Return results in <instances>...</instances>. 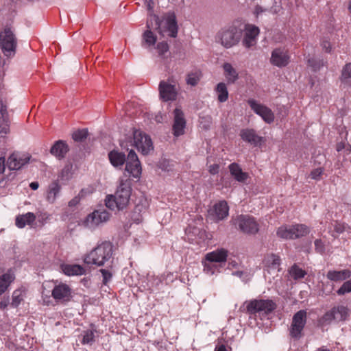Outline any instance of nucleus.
Returning a JSON list of instances; mask_svg holds the SVG:
<instances>
[{
    "label": "nucleus",
    "mask_w": 351,
    "mask_h": 351,
    "mask_svg": "<svg viewBox=\"0 0 351 351\" xmlns=\"http://www.w3.org/2000/svg\"><path fill=\"white\" fill-rule=\"evenodd\" d=\"M147 27L142 40V46L147 49L152 48L156 44V36L153 31H158L162 36L167 35L172 38H176L178 34V25L173 14H169L161 20L156 15L151 16L147 22Z\"/></svg>",
    "instance_id": "f257e3e1"
},
{
    "label": "nucleus",
    "mask_w": 351,
    "mask_h": 351,
    "mask_svg": "<svg viewBox=\"0 0 351 351\" xmlns=\"http://www.w3.org/2000/svg\"><path fill=\"white\" fill-rule=\"evenodd\" d=\"M113 245L110 242L104 241L97 245L84 258L87 265H95L102 267L106 264L112 263Z\"/></svg>",
    "instance_id": "f03ea898"
},
{
    "label": "nucleus",
    "mask_w": 351,
    "mask_h": 351,
    "mask_svg": "<svg viewBox=\"0 0 351 351\" xmlns=\"http://www.w3.org/2000/svg\"><path fill=\"white\" fill-rule=\"evenodd\" d=\"M243 35L241 27L231 25L221 28L215 36V42L224 49H228L237 46Z\"/></svg>",
    "instance_id": "7ed1b4c3"
},
{
    "label": "nucleus",
    "mask_w": 351,
    "mask_h": 351,
    "mask_svg": "<svg viewBox=\"0 0 351 351\" xmlns=\"http://www.w3.org/2000/svg\"><path fill=\"white\" fill-rule=\"evenodd\" d=\"M131 191L130 181L121 180L115 193L106 197L105 199L106 206L111 210L117 208L118 210H121L124 209L129 203Z\"/></svg>",
    "instance_id": "20e7f679"
},
{
    "label": "nucleus",
    "mask_w": 351,
    "mask_h": 351,
    "mask_svg": "<svg viewBox=\"0 0 351 351\" xmlns=\"http://www.w3.org/2000/svg\"><path fill=\"white\" fill-rule=\"evenodd\" d=\"M276 308V303L271 300H252L245 301L240 307V311L250 315H267Z\"/></svg>",
    "instance_id": "39448f33"
},
{
    "label": "nucleus",
    "mask_w": 351,
    "mask_h": 351,
    "mask_svg": "<svg viewBox=\"0 0 351 351\" xmlns=\"http://www.w3.org/2000/svg\"><path fill=\"white\" fill-rule=\"evenodd\" d=\"M308 228L304 224H295L291 226H282L277 230L278 237L283 239H296L308 234Z\"/></svg>",
    "instance_id": "423d86ee"
},
{
    "label": "nucleus",
    "mask_w": 351,
    "mask_h": 351,
    "mask_svg": "<svg viewBox=\"0 0 351 351\" xmlns=\"http://www.w3.org/2000/svg\"><path fill=\"white\" fill-rule=\"evenodd\" d=\"M17 40L10 28L6 27L0 33V48L7 57L15 55Z\"/></svg>",
    "instance_id": "0eeeda50"
},
{
    "label": "nucleus",
    "mask_w": 351,
    "mask_h": 351,
    "mask_svg": "<svg viewBox=\"0 0 351 351\" xmlns=\"http://www.w3.org/2000/svg\"><path fill=\"white\" fill-rule=\"evenodd\" d=\"M306 312L304 310H300L294 314L289 328L291 338L299 339L302 337L303 329L306 324Z\"/></svg>",
    "instance_id": "6e6552de"
},
{
    "label": "nucleus",
    "mask_w": 351,
    "mask_h": 351,
    "mask_svg": "<svg viewBox=\"0 0 351 351\" xmlns=\"http://www.w3.org/2000/svg\"><path fill=\"white\" fill-rule=\"evenodd\" d=\"M234 224L243 233L255 234L258 232L259 225L255 219L248 215H241L234 219Z\"/></svg>",
    "instance_id": "1a4fd4ad"
},
{
    "label": "nucleus",
    "mask_w": 351,
    "mask_h": 351,
    "mask_svg": "<svg viewBox=\"0 0 351 351\" xmlns=\"http://www.w3.org/2000/svg\"><path fill=\"white\" fill-rule=\"evenodd\" d=\"M159 96L163 101H175L178 97V88L175 83L168 80H162L158 86Z\"/></svg>",
    "instance_id": "9d476101"
},
{
    "label": "nucleus",
    "mask_w": 351,
    "mask_h": 351,
    "mask_svg": "<svg viewBox=\"0 0 351 351\" xmlns=\"http://www.w3.org/2000/svg\"><path fill=\"white\" fill-rule=\"evenodd\" d=\"M133 145L143 154H147L153 149L152 141L150 137L140 130L133 132Z\"/></svg>",
    "instance_id": "9b49d317"
},
{
    "label": "nucleus",
    "mask_w": 351,
    "mask_h": 351,
    "mask_svg": "<svg viewBox=\"0 0 351 351\" xmlns=\"http://www.w3.org/2000/svg\"><path fill=\"white\" fill-rule=\"evenodd\" d=\"M110 216V213L104 209L96 210L86 217L84 226L90 229H94L108 221Z\"/></svg>",
    "instance_id": "f8f14e48"
},
{
    "label": "nucleus",
    "mask_w": 351,
    "mask_h": 351,
    "mask_svg": "<svg viewBox=\"0 0 351 351\" xmlns=\"http://www.w3.org/2000/svg\"><path fill=\"white\" fill-rule=\"evenodd\" d=\"M247 104L251 109L259 115L265 123L270 124L274 122L275 116L270 108L253 99H248Z\"/></svg>",
    "instance_id": "ddd939ff"
},
{
    "label": "nucleus",
    "mask_w": 351,
    "mask_h": 351,
    "mask_svg": "<svg viewBox=\"0 0 351 351\" xmlns=\"http://www.w3.org/2000/svg\"><path fill=\"white\" fill-rule=\"evenodd\" d=\"M31 159L28 154L13 153L7 160V166L10 170H19L27 164Z\"/></svg>",
    "instance_id": "4468645a"
},
{
    "label": "nucleus",
    "mask_w": 351,
    "mask_h": 351,
    "mask_svg": "<svg viewBox=\"0 0 351 351\" xmlns=\"http://www.w3.org/2000/svg\"><path fill=\"white\" fill-rule=\"evenodd\" d=\"M125 170L133 177L138 178L141 173V166L138 156L133 149L130 150L125 165Z\"/></svg>",
    "instance_id": "2eb2a0df"
},
{
    "label": "nucleus",
    "mask_w": 351,
    "mask_h": 351,
    "mask_svg": "<svg viewBox=\"0 0 351 351\" xmlns=\"http://www.w3.org/2000/svg\"><path fill=\"white\" fill-rule=\"evenodd\" d=\"M348 308L345 306H337L333 307L330 311L326 312L323 319L325 322H330L332 320L343 321L348 317Z\"/></svg>",
    "instance_id": "dca6fc26"
},
{
    "label": "nucleus",
    "mask_w": 351,
    "mask_h": 351,
    "mask_svg": "<svg viewBox=\"0 0 351 351\" xmlns=\"http://www.w3.org/2000/svg\"><path fill=\"white\" fill-rule=\"evenodd\" d=\"M186 120L183 111L180 108L173 110V134L175 136H180L184 133Z\"/></svg>",
    "instance_id": "f3484780"
},
{
    "label": "nucleus",
    "mask_w": 351,
    "mask_h": 351,
    "mask_svg": "<svg viewBox=\"0 0 351 351\" xmlns=\"http://www.w3.org/2000/svg\"><path fill=\"white\" fill-rule=\"evenodd\" d=\"M289 56L285 49L276 48L271 52L270 62L278 67L286 66L289 62Z\"/></svg>",
    "instance_id": "a211bd4d"
},
{
    "label": "nucleus",
    "mask_w": 351,
    "mask_h": 351,
    "mask_svg": "<svg viewBox=\"0 0 351 351\" xmlns=\"http://www.w3.org/2000/svg\"><path fill=\"white\" fill-rule=\"evenodd\" d=\"M258 34V27L252 25H247L245 28V33L243 35V45L247 49L254 46L256 43V38Z\"/></svg>",
    "instance_id": "6ab92c4d"
},
{
    "label": "nucleus",
    "mask_w": 351,
    "mask_h": 351,
    "mask_svg": "<svg viewBox=\"0 0 351 351\" xmlns=\"http://www.w3.org/2000/svg\"><path fill=\"white\" fill-rule=\"evenodd\" d=\"M52 296L56 301L68 302L71 298V289L66 284L56 285L52 290Z\"/></svg>",
    "instance_id": "aec40b11"
},
{
    "label": "nucleus",
    "mask_w": 351,
    "mask_h": 351,
    "mask_svg": "<svg viewBox=\"0 0 351 351\" xmlns=\"http://www.w3.org/2000/svg\"><path fill=\"white\" fill-rule=\"evenodd\" d=\"M69 151L67 143L62 140H58L55 142L50 149V153L58 159H62L65 157Z\"/></svg>",
    "instance_id": "412c9836"
},
{
    "label": "nucleus",
    "mask_w": 351,
    "mask_h": 351,
    "mask_svg": "<svg viewBox=\"0 0 351 351\" xmlns=\"http://www.w3.org/2000/svg\"><path fill=\"white\" fill-rule=\"evenodd\" d=\"M228 251L223 248L217 249L211 252L206 254V260L215 263L216 264L225 263L227 260Z\"/></svg>",
    "instance_id": "4be33fe9"
},
{
    "label": "nucleus",
    "mask_w": 351,
    "mask_h": 351,
    "mask_svg": "<svg viewBox=\"0 0 351 351\" xmlns=\"http://www.w3.org/2000/svg\"><path fill=\"white\" fill-rule=\"evenodd\" d=\"M229 207L226 201H220L213 206V215L215 220L220 221L224 219L228 215Z\"/></svg>",
    "instance_id": "5701e85b"
},
{
    "label": "nucleus",
    "mask_w": 351,
    "mask_h": 351,
    "mask_svg": "<svg viewBox=\"0 0 351 351\" xmlns=\"http://www.w3.org/2000/svg\"><path fill=\"white\" fill-rule=\"evenodd\" d=\"M326 277L328 280L334 282L343 281L351 277V271L347 269L339 271L329 270Z\"/></svg>",
    "instance_id": "b1692460"
},
{
    "label": "nucleus",
    "mask_w": 351,
    "mask_h": 351,
    "mask_svg": "<svg viewBox=\"0 0 351 351\" xmlns=\"http://www.w3.org/2000/svg\"><path fill=\"white\" fill-rule=\"evenodd\" d=\"M61 191V186L58 181H53L48 186L46 199L50 204L55 203Z\"/></svg>",
    "instance_id": "393cba45"
},
{
    "label": "nucleus",
    "mask_w": 351,
    "mask_h": 351,
    "mask_svg": "<svg viewBox=\"0 0 351 351\" xmlns=\"http://www.w3.org/2000/svg\"><path fill=\"white\" fill-rule=\"evenodd\" d=\"M228 168L231 176L239 182H245L249 177L248 173L243 172L237 163H231Z\"/></svg>",
    "instance_id": "a878e982"
},
{
    "label": "nucleus",
    "mask_w": 351,
    "mask_h": 351,
    "mask_svg": "<svg viewBox=\"0 0 351 351\" xmlns=\"http://www.w3.org/2000/svg\"><path fill=\"white\" fill-rule=\"evenodd\" d=\"M241 138L246 142H248L254 145H258L262 138L256 134L255 130L252 129H243L240 132Z\"/></svg>",
    "instance_id": "bb28decb"
},
{
    "label": "nucleus",
    "mask_w": 351,
    "mask_h": 351,
    "mask_svg": "<svg viewBox=\"0 0 351 351\" xmlns=\"http://www.w3.org/2000/svg\"><path fill=\"white\" fill-rule=\"evenodd\" d=\"M36 216L31 212H28L24 215H20L16 218V226L19 228H24L26 225L32 226L34 222Z\"/></svg>",
    "instance_id": "cd10ccee"
},
{
    "label": "nucleus",
    "mask_w": 351,
    "mask_h": 351,
    "mask_svg": "<svg viewBox=\"0 0 351 351\" xmlns=\"http://www.w3.org/2000/svg\"><path fill=\"white\" fill-rule=\"evenodd\" d=\"M62 271L67 276L83 275L85 274V269L80 265H63L62 266Z\"/></svg>",
    "instance_id": "c85d7f7f"
},
{
    "label": "nucleus",
    "mask_w": 351,
    "mask_h": 351,
    "mask_svg": "<svg viewBox=\"0 0 351 351\" xmlns=\"http://www.w3.org/2000/svg\"><path fill=\"white\" fill-rule=\"evenodd\" d=\"M108 158L114 167L122 166L127 161L124 154L114 150L108 154Z\"/></svg>",
    "instance_id": "c756f323"
},
{
    "label": "nucleus",
    "mask_w": 351,
    "mask_h": 351,
    "mask_svg": "<svg viewBox=\"0 0 351 351\" xmlns=\"http://www.w3.org/2000/svg\"><path fill=\"white\" fill-rule=\"evenodd\" d=\"M185 233L189 241H197V239H202L204 234V232L202 231L199 228L189 226L185 229Z\"/></svg>",
    "instance_id": "7c9ffc66"
},
{
    "label": "nucleus",
    "mask_w": 351,
    "mask_h": 351,
    "mask_svg": "<svg viewBox=\"0 0 351 351\" xmlns=\"http://www.w3.org/2000/svg\"><path fill=\"white\" fill-rule=\"evenodd\" d=\"M223 68L224 70L225 76L228 83H234V82L239 77V75L236 69L232 66L231 64L228 62L223 64Z\"/></svg>",
    "instance_id": "2f4dec72"
},
{
    "label": "nucleus",
    "mask_w": 351,
    "mask_h": 351,
    "mask_svg": "<svg viewBox=\"0 0 351 351\" xmlns=\"http://www.w3.org/2000/svg\"><path fill=\"white\" fill-rule=\"evenodd\" d=\"M215 90L217 94V99L219 102L223 103L228 100V91L225 83L220 82L217 84Z\"/></svg>",
    "instance_id": "473e14b6"
},
{
    "label": "nucleus",
    "mask_w": 351,
    "mask_h": 351,
    "mask_svg": "<svg viewBox=\"0 0 351 351\" xmlns=\"http://www.w3.org/2000/svg\"><path fill=\"white\" fill-rule=\"evenodd\" d=\"M14 279V275L10 273H6L0 276V295L5 291Z\"/></svg>",
    "instance_id": "72a5a7b5"
},
{
    "label": "nucleus",
    "mask_w": 351,
    "mask_h": 351,
    "mask_svg": "<svg viewBox=\"0 0 351 351\" xmlns=\"http://www.w3.org/2000/svg\"><path fill=\"white\" fill-rule=\"evenodd\" d=\"M265 265L271 269H278L280 265V258L274 254H268L264 261Z\"/></svg>",
    "instance_id": "f704fd0d"
},
{
    "label": "nucleus",
    "mask_w": 351,
    "mask_h": 351,
    "mask_svg": "<svg viewBox=\"0 0 351 351\" xmlns=\"http://www.w3.org/2000/svg\"><path fill=\"white\" fill-rule=\"evenodd\" d=\"M341 80L342 83L351 86V63L346 64L343 68Z\"/></svg>",
    "instance_id": "c9c22d12"
},
{
    "label": "nucleus",
    "mask_w": 351,
    "mask_h": 351,
    "mask_svg": "<svg viewBox=\"0 0 351 351\" xmlns=\"http://www.w3.org/2000/svg\"><path fill=\"white\" fill-rule=\"evenodd\" d=\"M289 274L295 280L301 279L306 275V271L300 268L297 265H293L289 270Z\"/></svg>",
    "instance_id": "e433bc0d"
},
{
    "label": "nucleus",
    "mask_w": 351,
    "mask_h": 351,
    "mask_svg": "<svg viewBox=\"0 0 351 351\" xmlns=\"http://www.w3.org/2000/svg\"><path fill=\"white\" fill-rule=\"evenodd\" d=\"M204 271L208 275H213L216 271L219 270L218 265L213 262L204 260L203 262Z\"/></svg>",
    "instance_id": "4c0bfd02"
},
{
    "label": "nucleus",
    "mask_w": 351,
    "mask_h": 351,
    "mask_svg": "<svg viewBox=\"0 0 351 351\" xmlns=\"http://www.w3.org/2000/svg\"><path fill=\"white\" fill-rule=\"evenodd\" d=\"M156 49L159 57H160L161 58H167L166 53L169 52V47L167 42L162 41L158 43L156 45Z\"/></svg>",
    "instance_id": "58836bf2"
},
{
    "label": "nucleus",
    "mask_w": 351,
    "mask_h": 351,
    "mask_svg": "<svg viewBox=\"0 0 351 351\" xmlns=\"http://www.w3.org/2000/svg\"><path fill=\"white\" fill-rule=\"evenodd\" d=\"M88 134L86 129L78 130L73 133L72 138L76 142H82L87 138Z\"/></svg>",
    "instance_id": "ea45409f"
},
{
    "label": "nucleus",
    "mask_w": 351,
    "mask_h": 351,
    "mask_svg": "<svg viewBox=\"0 0 351 351\" xmlns=\"http://www.w3.org/2000/svg\"><path fill=\"white\" fill-rule=\"evenodd\" d=\"M86 193L87 191L86 189H82L79 193L78 195L74 197L72 199H71L69 202L68 206L69 207L75 206L80 203L81 198L84 197L86 195Z\"/></svg>",
    "instance_id": "a19ab883"
},
{
    "label": "nucleus",
    "mask_w": 351,
    "mask_h": 351,
    "mask_svg": "<svg viewBox=\"0 0 351 351\" xmlns=\"http://www.w3.org/2000/svg\"><path fill=\"white\" fill-rule=\"evenodd\" d=\"M351 292V280H346L337 291L339 295H343Z\"/></svg>",
    "instance_id": "79ce46f5"
},
{
    "label": "nucleus",
    "mask_w": 351,
    "mask_h": 351,
    "mask_svg": "<svg viewBox=\"0 0 351 351\" xmlns=\"http://www.w3.org/2000/svg\"><path fill=\"white\" fill-rule=\"evenodd\" d=\"M324 171V169L322 167L315 168L311 171L309 178L317 181L320 180Z\"/></svg>",
    "instance_id": "37998d69"
},
{
    "label": "nucleus",
    "mask_w": 351,
    "mask_h": 351,
    "mask_svg": "<svg viewBox=\"0 0 351 351\" xmlns=\"http://www.w3.org/2000/svg\"><path fill=\"white\" fill-rule=\"evenodd\" d=\"M38 221L42 226L47 223L51 217V215L47 212L40 211L37 213Z\"/></svg>",
    "instance_id": "c03bdc74"
},
{
    "label": "nucleus",
    "mask_w": 351,
    "mask_h": 351,
    "mask_svg": "<svg viewBox=\"0 0 351 351\" xmlns=\"http://www.w3.org/2000/svg\"><path fill=\"white\" fill-rule=\"evenodd\" d=\"M94 332L93 330H87L84 332L82 343L83 344H91L94 341Z\"/></svg>",
    "instance_id": "a18cd8bd"
},
{
    "label": "nucleus",
    "mask_w": 351,
    "mask_h": 351,
    "mask_svg": "<svg viewBox=\"0 0 351 351\" xmlns=\"http://www.w3.org/2000/svg\"><path fill=\"white\" fill-rule=\"evenodd\" d=\"M199 81V77L197 73H190L187 75L186 82L191 86H195Z\"/></svg>",
    "instance_id": "49530a36"
},
{
    "label": "nucleus",
    "mask_w": 351,
    "mask_h": 351,
    "mask_svg": "<svg viewBox=\"0 0 351 351\" xmlns=\"http://www.w3.org/2000/svg\"><path fill=\"white\" fill-rule=\"evenodd\" d=\"M23 300V297L19 291H15L12 295V305L16 307Z\"/></svg>",
    "instance_id": "de8ad7c7"
},
{
    "label": "nucleus",
    "mask_w": 351,
    "mask_h": 351,
    "mask_svg": "<svg viewBox=\"0 0 351 351\" xmlns=\"http://www.w3.org/2000/svg\"><path fill=\"white\" fill-rule=\"evenodd\" d=\"M100 272L102 274L103 283L106 285L112 278V273L109 270L105 269H101Z\"/></svg>",
    "instance_id": "09e8293b"
},
{
    "label": "nucleus",
    "mask_w": 351,
    "mask_h": 351,
    "mask_svg": "<svg viewBox=\"0 0 351 351\" xmlns=\"http://www.w3.org/2000/svg\"><path fill=\"white\" fill-rule=\"evenodd\" d=\"M350 148H351V146L348 143H346L344 141L338 143L337 144V147H336V149L337 152H339L342 151L343 149H346V151L348 152V154L350 153V152H351Z\"/></svg>",
    "instance_id": "8fccbe9b"
},
{
    "label": "nucleus",
    "mask_w": 351,
    "mask_h": 351,
    "mask_svg": "<svg viewBox=\"0 0 351 351\" xmlns=\"http://www.w3.org/2000/svg\"><path fill=\"white\" fill-rule=\"evenodd\" d=\"M72 167L67 165L64 167L61 172V177L62 179L69 180L71 176V170Z\"/></svg>",
    "instance_id": "3c124183"
},
{
    "label": "nucleus",
    "mask_w": 351,
    "mask_h": 351,
    "mask_svg": "<svg viewBox=\"0 0 351 351\" xmlns=\"http://www.w3.org/2000/svg\"><path fill=\"white\" fill-rule=\"evenodd\" d=\"M347 226L343 223L336 221L334 225V230L336 232L340 234L346 230Z\"/></svg>",
    "instance_id": "603ef678"
},
{
    "label": "nucleus",
    "mask_w": 351,
    "mask_h": 351,
    "mask_svg": "<svg viewBox=\"0 0 351 351\" xmlns=\"http://www.w3.org/2000/svg\"><path fill=\"white\" fill-rule=\"evenodd\" d=\"M315 247L317 252L322 254L325 250V247L323 242L320 239L315 241Z\"/></svg>",
    "instance_id": "864d4df0"
},
{
    "label": "nucleus",
    "mask_w": 351,
    "mask_h": 351,
    "mask_svg": "<svg viewBox=\"0 0 351 351\" xmlns=\"http://www.w3.org/2000/svg\"><path fill=\"white\" fill-rule=\"evenodd\" d=\"M308 62L309 66H311L314 71L319 69L320 66L323 65V64H321L319 62H317L314 59H309Z\"/></svg>",
    "instance_id": "5fc2aeb1"
},
{
    "label": "nucleus",
    "mask_w": 351,
    "mask_h": 351,
    "mask_svg": "<svg viewBox=\"0 0 351 351\" xmlns=\"http://www.w3.org/2000/svg\"><path fill=\"white\" fill-rule=\"evenodd\" d=\"M0 113L1 114L2 119L4 122H8V113L5 106H1L0 108Z\"/></svg>",
    "instance_id": "6e6d98bb"
},
{
    "label": "nucleus",
    "mask_w": 351,
    "mask_h": 351,
    "mask_svg": "<svg viewBox=\"0 0 351 351\" xmlns=\"http://www.w3.org/2000/svg\"><path fill=\"white\" fill-rule=\"evenodd\" d=\"M219 170V165L217 164H214L209 166L208 171L210 174L215 175L218 173Z\"/></svg>",
    "instance_id": "4d7b16f0"
},
{
    "label": "nucleus",
    "mask_w": 351,
    "mask_h": 351,
    "mask_svg": "<svg viewBox=\"0 0 351 351\" xmlns=\"http://www.w3.org/2000/svg\"><path fill=\"white\" fill-rule=\"evenodd\" d=\"M323 49H324L326 52L329 53L331 51V45L330 43L328 40H323L321 44Z\"/></svg>",
    "instance_id": "13d9d810"
},
{
    "label": "nucleus",
    "mask_w": 351,
    "mask_h": 351,
    "mask_svg": "<svg viewBox=\"0 0 351 351\" xmlns=\"http://www.w3.org/2000/svg\"><path fill=\"white\" fill-rule=\"evenodd\" d=\"M266 11V9L263 8L262 6L257 5L254 8V14L258 16L261 13Z\"/></svg>",
    "instance_id": "bf43d9fd"
},
{
    "label": "nucleus",
    "mask_w": 351,
    "mask_h": 351,
    "mask_svg": "<svg viewBox=\"0 0 351 351\" xmlns=\"http://www.w3.org/2000/svg\"><path fill=\"white\" fill-rule=\"evenodd\" d=\"M147 209V206L143 204H137L135 206V212H138L139 213L145 212Z\"/></svg>",
    "instance_id": "052dcab7"
},
{
    "label": "nucleus",
    "mask_w": 351,
    "mask_h": 351,
    "mask_svg": "<svg viewBox=\"0 0 351 351\" xmlns=\"http://www.w3.org/2000/svg\"><path fill=\"white\" fill-rule=\"evenodd\" d=\"M281 8L280 5H276V3H275V5L271 7V11L274 14H278L280 11Z\"/></svg>",
    "instance_id": "680f3d73"
},
{
    "label": "nucleus",
    "mask_w": 351,
    "mask_h": 351,
    "mask_svg": "<svg viewBox=\"0 0 351 351\" xmlns=\"http://www.w3.org/2000/svg\"><path fill=\"white\" fill-rule=\"evenodd\" d=\"M5 168V158H0V174L4 172Z\"/></svg>",
    "instance_id": "e2e57ef3"
},
{
    "label": "nucleus",
    "mask_w": 351,
    "mask_h": 351,
    "mask_svg": "<svg viewBox=\"0 0 351 351\" xmlns=\"http://www.w3.org/2000/svg\"><path fill=\"white\" fill-rule=\"evenodd\" d=\"M147 5V9L151 10L153 9L154 3L153 0H145Z\"/></svg>",
    "instance_id": "0e129e2a"
},
{
    "label": "nucleus",
    "mask_w": 351,
    "mask_h": 351,
    "mask_svg": "<svg viewBox=\"0 0 351 351\" xmlns=\"http://www.w3.org/2000/svg\"><path fill=\"white\" fill-rule=\"evenodd\" d=\"M29 186L32 190H36L39 187V184L38 182H32L30 183Z\"/></svg>",
    "instance_id": "69168bd1"
},
{
    "label": "nucleus",
    "mask_w": 351,
    "mask_h": 351,
    "mask_svg": "<svg viewBox=\"0 0 351 351\" xmlns=\"http://www.w3.org/2000/svg\"><path fill=\"white\" fill-rule=\"evenodd\" d=\"M215 351H227V349L224 345L217 346Z\"/></svg>",
    "instance_id": "338daca9"
},
{
    "label": "nucleus",
    "mask_w": 351,
    "mask_h": 351,
    "mask_svg": "<svg viewBox=\"0 0 351 351\" xmlns=\"http://www.w3.org/2000/svg\"><path fill=\"white\" fill-rule=\"evenodd\" d=\"M8 130H9L8 125L6 123L5 125L2 128L1 130L0 131V133L7 134L8 132Z\"/></svg>",
    "instance_id": "774afa93"
}]
</instances>
